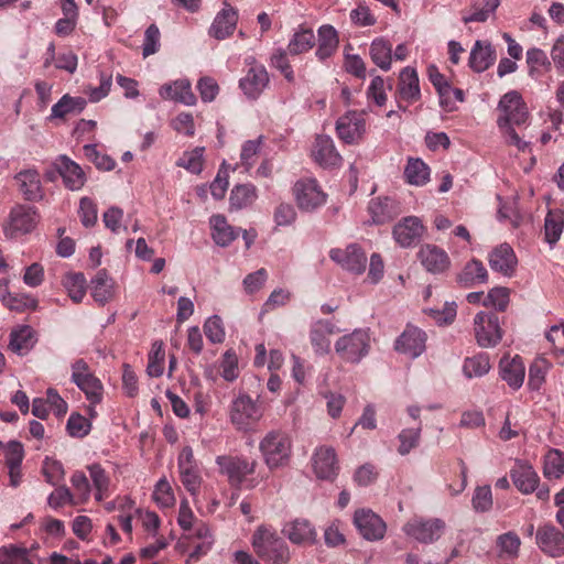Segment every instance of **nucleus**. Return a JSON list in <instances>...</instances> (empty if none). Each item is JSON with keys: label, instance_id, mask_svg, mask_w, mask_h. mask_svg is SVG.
<instances>
[{"label": "nucleus", "instance_id": "b1692460", "mask_svg": "<svg viewBox=\"0 0 564 564\" xmlns=\"http://www.w3.org/2000/svg\"><path fill=\"white\" fill-rule=\"evenodd\" d=\"M54 167L63 178L64 185L70 191H79L86 183V174L83 169L66 155H59Z\"/></svg>", "mask_w": 564, "mask_h": 564}, {"label": "nucleus", "instance_id": "5fc2aeb1", "mask_svg": "<svg viewBox=\"0 0 564 564\" xmlns=\"http://www.w3.org/2000/svg\"><path fill=\"white\" fill-rule=\"evenodd\" d=\"M0 564H32V561L25 546L9 544L0 547Z\"/></svg>", "mask_w": 564, "mask_h": 564}, {"label": "nucleus", "instance_id": "7c9ffc66", "mask_svg": "<svg viewBox=\"0 0 564 564\" xmlns=\"http://www.w3.org/2000/svg\"><path fill=\"white\" fill-rule=\"evenodd\" d=\"M317 48L315 55L322 63H326L338 50L339 39L336 29L324 24L317 30Z\"/></svg>", "mask_w": 564, "mask_h": 564}, {"label": "nucleus", "instance_id": "a18cd8bd", "mask_svg": "<svg viewBox=\"0 0 564 564\" xmlns=\"http://www.w3.org/2000/svg\"><path fill=\"white\" fill-rule=\"evenodd\" d=\"M258 198L257 188L252 184L236 185L230 193L229 204L232 209H242L251 206Z\"/></svg>", "mask_w": 564, "mask_h": 564}, {"label": "nucleus", "instance_id": "f8f14e48", "mask_svg": "<svg viewBox=\"0 0 564 564\" xmlns=\"http://www.w3.org/2000/svg\"><path fill=\"white\" fill-rule=\"evenodd\" d=\"M248 72L239 80V87L250 98H258L269 84V74L262 64H259L253 56L245 59Z\"/></svg>", "mask_w": 564, "mask_h": 564}, {"label": "nucleus", "instance_id": "6e6552de", "mask_svg": "<svg viewBox=\"0 0 564 564\" xmlns=\"http://www.w3.org/2000/svg\"><path fill=\"white\" fill-rule=\"evenodd\" d=\"M297 207L303 212H314L325 205L327 194L314 178L299 180L293 186Z\"/></svg>", "mask_w": 564, "mask_h": 564}, {"label": "nucleus", "instance_id": "13d9d810", "mask_svg": "<svg viewBox=\"0 0 564 564\" xmlns=\"http://www.w3.org/2000/svg\"><path fill=\"white\" fill-rule=\"evenodd\" d=\"M153 500L162 509L171 508L175 505V496L166 478H161L153 490Z\"/></svg>", "mask_w": 564, "mask_h": 564}, {"label": "nucleus", "instance_id": "58836bf2", "mask_svg": "<svg viewBox=\"0 0 564 564\" xmlns=\"http://www.w3.org/2000/svg\"><path fill=\"white\" fill-rule=\"evenodd\" d=\"M564 230V210L550 209L544 219V239L551 246H555Z\"/></svg>", "mask_w": 564, "mask_h": 564}, {"label": "nucleus", "instance_id": "864d4df0", "mask_svg": "<svg viewBox=\"0 0 564 564\" xmlns=\"http://www.w3.org/2000/svg\"><path fill=\"white\" fill-rule=\"evenodd\" d=\"M204 147H196L185 151L177 160L176 165L185 169L192 174H199L204 166Z\"/></svg>", "mask_w": 564, "mask_h": 564}, {"label": "nucleus", "instance_id": "0e129e2a", "mask_svg": "<svg viewBox=\"0 0 564 564\" xmlns=\"http://www.w3.org/2000/svg\"><path fill=\"white\" fill-rule=\"evenodd\" d=\"M424 312L437 325H449L456 317L457 305L455 302H446L442 308H426Z\"/></svg>", "mask_w": 564, "mask_h": 564}, {"label": "nucleus", "instance_id": "49530a36", "mask_svg": "<svg viewBox=\"0 0 564 564\" xmlns=\"http://www.w3.org/2000/svg\"><path fill=\"white\" fill-rule=\"evenodd\" d=\"M520 545L521 540L513 531L500 534L496 540L498 556L503 560H513L518 557Z\"/></svg>", "mask_w": 564, "mask_h": 564}, {"label": "nucleus", "instance_id": "412c9836", "mask_svg": "<svg viewBox=\"0 0 564 564\" xmlns=\"http://www.w3.org/2000/svg\"><path fill=\"white\" fill-rule=\"evenodd\" d=\"M489 265L492 271L511 278L518 265V258L509 243L497 246L488 256Z\"/></svg>", "mask_w": 564, "mask_h": 564}, {"label": "nucleus", "instance_id": "ddd939ff", "mask_svg": "<svg viewBox=\"0 0 564 564\" xmlns=\"http://www.w3.org/2000/svg\"><path fill=\"white\" fill-rule=\"evenodd\" d=\"M445 530V522L441 519L414 518L403 527L404 533L420 543L429 544L438 540Z\"/></svg>", "mask_w": 564, "mask_h": 564}, {"label": "nucleus", "instance_id": "4468645a", "mask_svg": "<svg viewBox=\"0 0 564 564\" xmlns=\"http://www.w3.org/2000/svg\"><path fill=\"white\" fill-rule=\"evenodd\" d=\"M177 468L183 486L193 497H195L200 489L203 479L194 459L192 447L185 446L181 451L177 458Z\"/></svg>", "mask_w": 564, "mask_h": 564}, {"label": "nucleus", "instance_id": "c85d7f7f", "mask_svg": "<svg viewBox=\"0 0 564 564\" xmlns=\"http://www.w3.org/2000/svg\"><path fill=\"white\" fill-rule=\"evenodd\" d=\"M336 326L332 321L318 319L314 322L310 330V340L316 355H327L330 351L329 337L336 333Z\"/></svg>", "mask_w": 564, "mask_h": 564}, {"label": "nucleus", "instance_id": "4c0bfd02", "mask_svg": "<svg viewBox=\"0 0 564 564\" xmlns=\"http://www.w3.org/2000/svg\"><path fill=\"white\" fill-rule=\"evenodd\" d=\"M212 237L220 247L229 246L238 236V231L231 227L223 215H213L209 219Z\"/></svg>", "mask_w": 564, "mask_h": 564}, {"label": "nucleus", "instance_id": "c03bdc74", "mask_svg": "<svg viewBox=\"0 0 564 564\" xmlns=\"http://www.w3.org/2000/svg\"><path fill=\"white\" fill-rule=\"evenodd\" d=\"M316 43V39L312 29L300 28L296 30L288 44V52L291 55H300L308 52Z\"/></svg>", "mask_w": 564, "mask_h": 564}, {"label": "nucleus", "instance_id": "72a5a7b5", "mask_svg": "<svg viewBox=\"0 0 564 564\" xmlns=\"http://www.w3.org/2000/svg\"><path fill=\"white\" fill-rule=\"evenodd\" d=\"M494 46L486 41L477 40L469 54V66L477 73L487 70L496 61Z\"/></svg>", "mask_w": 564, "mask_h": 564}, {"label": "nucleus", "instance_id": "ea45409f", "mask_svg": "<svg viewBox=\"0 0 564 564\" xmlns=\"http://www.w3.org/2000/svg\"><path fill=\"white\" fill-rule=\"evenodd\" d=\"M113 280L104 270H100L91 280V296L97 303L104 305L113 296Z\"/></svg>", "mask_w": 564, "mask_h": 564}, {"label": "nucleus", "instance_id": "f257e3e1", "mask_svg": "<svg viewBox=\"0 0 564 564\" xmlns=\"http://www.w3.org/2000/svg\"><path fill=\"white\" fill-rule=\"evenodd\" d=\"M497 111V127L503 142L520 152L530 150V142L517 131L530 126V113L522 96L516 90L506 93L498 102Z\"/></svg>", "mask_w": 564, "mask_h": 564}, {"label": "nucleus", "instance_id": "6e6d98bb", "mask_svg": "<svg viewBox=\"0 0 564 564\" xmlns=\"http://www.w3.org/2000/svg\"><path fill=\"white\" fill-rule=\"evenodd\" d=\"M86 105L84 98L80 97H70L68 95H64L53 107L51 110V117L53 118H64L66 115L72 112H80Z\"/></svg>", "mask_w": 564, "mask_h": 564}, {"label": "nucleus", "instance_id": "1a4fd4ad", "mask_svg": "<svg viewBox=\"0 0 564 564\" xmlns=\"http://www.w3.org/2000/svg\"><path fill=\"white\" fill-rule=\"evenodd\" d=\"M474 334L477 344L484 348L497 346L502 338V329L496 314L478 312L474 317Z\"/></svg>", "mask_w": 564, "mask_h": 564}, {"label": "nucleus", "instance_id": "2f4dec72", "mask_svg": "<svg viewBox=\"0 0 564 564\" xmlns=\"http://www.w3.org/2000/svg\"><path fill=\"white\" fill-rule=\"evenodd\" d=\"M237 21L238 14L236 10L226 4L215 17L209 28V35L216 40H225L235 31Z\"/></svg>", "mask_w": 564, "mask_h": 564}, {"label": "nucleus", "instance_id": "c9c22d12", "mask_svg": "<svg viewBox=\"0 0 564 564\" xmlns=\"http://www.w3.org/2000/svg\"><path fill=\"white\" fill-rule=\"evenodd\" d=\"M368 212L371 217V223L376 225L391 220L399 213L397 203L390 197L372 198L369 202Z\"/></svg>", "mask_w": 564, "mask_h": 564}, {"label": "nucleus", "instance_id": "2eb2a0df", "mask_svg": "<svg viewBox=\"0 0 564 564\" xmlns=\"http://www.w3.org/2000/svg\"><path fill=\"white\" fill-rule=\"evenodd\" d=\"M329 258L341 269L356 274L362 273L366 269L367 256L356 243H351L346 248L332 249Z\"/></svg>", "mask_w": 564, "mask_h": 564}, {"label": "nucleus", "instance_id": "0eeeda50", "mask_svg": "<svg viewBox=\"0 0 564 564\" xmlns=\"http://www.w3.org/2000/svg\"><path fill=\"white\" fill-rule=\"evenodd\" d=\"M216 465L231 485L241 486L246 477L254 473L258 463L243 456L219 455L216 457Z\"/></svg>", "mask_w": 564, "mask_h": 564}, {"label": "nucleus", "instance_id": "6ab92c4d", "mask_svg": "<svg viewBox=\"0 0 564 564\" xmlns=\"http://www.w3.org/2000/svg\"><path fill=\"white\" fill-rule=\"evenodd\" d=\"M312 466L318 479L333 481L339 471L335 449L326 445L317 447L312 456Z\"/></svg>", "mask_w": 564, "mask_h": 564}, {"label": "nucleus", "instance_id": "4be33fe9", "mask_svg": "<svg viewBox=\"0 0 564 564\" xmlns=\"http://www.w3.org/2000/svg\"><path fill=\"white\" fill-rule=\"evenodd\" d=\"M159 95L164 100L180 102L185 106H194L197 101L192 90L191 82L186 78L165 83L159 88Z\"/></svg>", "mask_w": 564, "mask_h": 564}, {"label": "nucleus", "instance_id": "a19ab883", "mask_svg": "<svg viewBox=\"0 0 564 564\" xmlns=\"http://www.w3.org/2000/svg\"><path fill=\"white\" fill-rule=\"evenodd\" d=\"M62 285L74 303H80L87 290V281L82 272H67L62 278Z\"/></svg>", "mask_w": 564, "mask_h": 564}, {"label": "nucleus", "instance_id": "473e14b6", "mask_svg": "<svg viewBox=\"0 0 564 564\" xmlns=\"http://www.w3.org/2000/svg\"><path fill=\"white\" fill-rule=\"evenodd\" d=\"M399 96L408 104L417 101L421 97L419 76L415 68L406 66L399 75Z\"/></svg>", "mask_w": 564, "mask_h": 564}, {"label": "nucleus", "instance_id": "bb28decb", "mask_svg": "<svg viewBox=\"0 0 564 564\" xmlns=\"http://www.w3.org/2000/svg\"><path fill=\"white\" fill-rule=\"evenodd\" d=\"M19 189L26 200L39 202L44 197L41 175L35 169H26L20 171L15 175Z\"/></svg>", "mask_w": 564, "mask_h": 564}, {"label": "nucleus", "instance_id": "3c124183", "mask_svg": "<svg viewBox=\"0 0 564 564\" xmlns=\"http://www.w3.org/2000/svg\"><path fill=\"white\" fill-rule=\"evenodd\" d=\"M422 422H419L414 426L404 427L398 434V453L402 456L408 455L412 449L417 447L421 440Z\"/></svg>", "mask_w": 564, "mask_h": 564}, {"label": "nucleus", "instance_id": "680f3d73", "mask_svg": "<svg viewBox=\"0 0 564 564\" xmlns=\"http://www.w3.org/2000/svg\"><path fill=\"white\" fill-rule=\"evenodd\" d=\"M70 484L75 490V500L77 503H85L89 500L91 494V487L88 478L83 471L76 470L70 476Z\"/></svg>", "mask_w": 564, "mask_h": 564}, {"label": "nucleus", "instance_id": "09e8293b", "mask_svg": "<svg viewBox=\"0 0 564 564\" xmlns=\"http://www.w3.org/2000/svg\"><path fill=\"white\" fill-rule=\"evenodd\" d=\"M84 392L86 400L89 402L88 414L91 419L97 416L95 406L102 401L104 386L99 378L95 377L77 387Z\"/></svg>", "mask_w": 564, "mask_h": 564}, {"label": "nucleus", "instance_id": "e2e57ef3", "mask_svg": "<svg viewBox=\"0 0 564 564\" xmlns=\"http://www.w3.org/2000/svg\"><path fill=\"white\" fill-rule=\"evenodd\" d=\"M171 128L178 134L192 138L195 135V120L189 112H180L170 121Z\"/></svg>", "mask_w": 564, "mask_h": 564}, {"label": "nucleus", "instance_id": "5701e85b", "mask_svg": "<svg viewBox=\"0 0 564 564\" xmlns=\"http://www.w3.org/2000/svg\"><path fill=\"white\" fill-rule=\"evenodd\" d=\"M314 161L325 167H338L341 164V156L336 150L334 141L328 135H317L312 149Z\"/></svg>", "mask_w": 564, "mask_h": 564}, {"label": "nucleus", "instance_id": "a878e982", "mask_svg": "<svg viewBox=\"0 0 564 564\" xmlns=\"http://www.w3.org/2000/svg\"><path fill=\"white\" fill-rule=\"evenodd\" d=\"M499 373L511 389L519 390L525 377V366L522 358L519 356H503L499 362Z\"/></svg>", "mask_w": 564, "mask_h": 564}, {"label": "nucleus", "instance_id": "a211bd4d", "mask_svg": "<svg viewBox=\"0 0 564 564\" xmlns=\"http://www.w3.org/2000/svg\"><path fill=\"white\" fill-rule=\"evenodd\" d=\"M426 334L419 327L406 326L397 338L394 348L411 359L420 357L426 349Z\"/></svg>", "mask_w": 564, "mask_h": 564}, {"label": "nucleus", "instance_id": "e433bc0d", "mask_svg": "<svg viewBox=\"0 0 564 564\" xmlns=\"http://www.w3.org/2000/svg\"><path fill=\"white\" fill-rule=\"evenodd\" d=\"M488 272L481 261L473 259L468 261L457 276V282L465 288H473L486 283Z\"/></svg>", "mask_w": 564, "mask_h": 564}, {"label": "nucleus", "instance_id": "603ef678", "mask_svg": "<svg viewBox=\"0 0 564 564\" xmlns=\"http://www.w3.org/2000/svg\"><path fill=\"white\" fill-rule=\"evenodd\" d=\"M551 368L552 364L547 359L542 357L535 358L529 368V389L533 391L540 390Z\"/></svg>", "mask_w": 564, "mask_h": 564}, {"label": "nucleus", "instance_id": "f03ea898", "mask_svg": "<svg viewBox=\"0 0 564 564\" xmlns=\"http://www.w3.org/2000/svg\"><path fill=\"white\" fill-rule=\"evenodd\" d=\"M250 543L256 554L269 564H285L291 557L288 544L272 525H258L251 535Z\"/></svg>", "mask_w": 564, "mask_h": 564}, {"label": "nucleus", "instance_id": "774afa93", "mask_svg": "<svg viewBox=\"0 0 564 564\" xmlns=\"http://www.w3.org/2000/svg\"><path fill=\"white\" fill-rule=\"evenodd\" d=\"M91 429V423L88 419L79 413H72L67 420L66 430L72 437L82 438L86 436Z\"/></svg>", "mask_w": 564, "mask_h": 564}, {"label": "nucleus", "instance_id": "f3484780", "mask_svg": "<svg viewBox=\"0 0 564 564\" xmlns=\"http://www.w3.org/2000/svg\"><path fill=\"white\" fill-rule=\"evenodd\" d=\"M535 543L550 557L564 556V532L551 523H544L536 529Z\"/></svg>", "mask_w": 564, "mask_h": 564}, {"label": "nucleus", "instance_id": "9d476101", "mask_svg": "<svg viewBox=\"0 0 564 564\" xmlns=\"http://www.w3.org/2000/svg\"><path fill=\"white\" fill-rule=\"evenodd\" d=\"M366 112L348 110L336 121L338 138L347 144L359 143L367 130Z\"/></svg>", "mask_w": 564, "mask_h": 564}, {"label": "nucleus", "instance_id": "69168bd1", "mask_svg": "<svg viewBox=\"0 0 564 564\" xmlns=\"http://www.w3.org/2000/svg\"><path fill=\"white\" fill-rule=\"evenodd\" d=\"M204 333L213 344H220L225 340L226 332L221 318L218 315L208 317L204 323Z\"/></svg>", "mask_w": 564, "mask_h": 564}, {"label": "nucleus", "instance_id": "dca6fc26", "mask_svg": "<svg viewBox=\"0 0 564 564\" xmlns=\"http://www.w3.org/2000/svg\"><path fill=\"white\" fill-rule=\"evenodd\" d=\"M424 232L425 227L416 216L402 218L392 229L394 241L402 248H410L416 245L422 239Z\"/></svg>", "mask_w": 564, "mask_h": 564}, {"label": "nucleus", "instance_id": "338daca9", "mask_svg": "<svg viewBox=\"0 0 564 564\" xmlns=\"http://www.w3.org/2000/svg\"><path fill=\"white\" fill-rule=\"evenodd\" d=\"M509 304V291L507 288L491 289L482 301V305L503 312Z\"/></svg>", "mask_w": 564, "mask_h": 564}, {"label": "nucleus", "instance_id": "aec40b11", "mask_svg": "<svg viewBox=\"0 0 564 564\" xmlns=\"http://www.w3.org/2000/svg\"><path fill=\"white\" fill-rule=\"evenodd\" d=\"M282 534L295 545H313L317 540L314 524L304 518H296L284 523Z\"/></svg>", "mask_w": 564, "mask_h": 564}, {"label": "nucleus", "instance_id": "c756f323", "mask_svg": "<svg viewBox=\"0 0 564 564\" xmlns=\"http://www.w3.org/2000/svg\"><path fill=\"white\" fill-rule=\"evenodd\" d=\"M422 265L431 273H442L451 264L447 253L437 246L425 245L419 251Z\"/></svg>", "mask_w": 564, "mask_h": 564}, {"label": "nucleus", "instance_id": "20e7f679", "mask_svg": "<svg viewBox=\"0 0 564 564\" xmlns=\"http://www.w3.org/2000/svg\"><path fill=\"white\" fill-rule=\"evenodd\" d=\"M259 451L269 469L282 468L290 462L292 441L285 432L273 430L261 438Z\"/></svg>", "mask_w": 564, "mask_h": 564}, {"label": "nucleus", "instance_id": "423d86ee", "mask_svg": "<svg viewBox=\"0 0 564 564\" xmlns=\"http://www.w3.org/2000/svg\"><path fill=\"white\" fill-rule=\"evenodd\" d=\"M40 219L39 212L35 207L29 205L14 206L4 225L6 237L13 239L22 235L31 232Z\"/></svg>", "mask_w": 564, "mask_h": 564}, {"label": "nucleus", "instance_id": "cd10ccee", "mask_svg": "<svg viewBox=\"0 0 564 564\" xmlns=\"http://www.w3.org/2000/svg\"><path fill=\"white\" fill-rule=\"evenodd\" d=\"M37 343V334L30 325H18L9 335V349L19 355H28Z\"/></svg>", "mask_w": 564, "mask_h": 564}, {"label": "nucleus", "instance_id": "39448f33", "mask_svg": "<svg viewBox=\"0 0 564 564\" xmlns=\"http://www.w3.org/2000/svg\"><path fill=\"white\" fill-rule=\"evenodd\" d=\"M263 416V410L258 401L249 394L239 392L229 406V420L239 431H248Z\"/></svg>", "mask_w": 564, "mask_h": 564}, {"label": "nucleus", "instance_id": "9b49d317", "mask_svg": "<svg viewBox=\"0 0 564 564\" xmlns=\"http://www.w3.org/2000/svg\"><path fill=\"white\" fill-rule=\"evenodd\" d=\"M352 523L359 534L367 541H380L386 535V522L380 516L368 508L357 509L352 517Z\"/></svg>", "mask_w": 564, "mask_h": 564}, {"label": "nucleus", "instance_id": "bf43d9fd", "mask_svg": "<svg viewBox=\"0 0 564 564\" xmlns=\"http://www.w3.org/2000/svg\"><path fill=\"white\" fill-rule=\"evenodd\" d=\"M261 138L257 140H249L242 144L241 153H240V164L243 166L245 171H250L251 167L256 164L260 156L261 152Z\"/></svg>", "mask_w": 564, "mask_h": 564}, {"label": "nucleus", "instance_id": "f704fd0d", "mask_svg": "<svg viewBox=\"0 0 564 564\" xmlns=\"http://www.w3.org/2000/svg\"><path fill=\"white\" fill-rule=\"evenodd\" d=\"M403 176L409 185L422 187L431 181V169L420 158H408Z\"/></svg>", "mask_w": 564, "mask_h": 564}, {"label": "nucleus", "instance_id": "37998d69", "mask_svg": "<svg viewBox=\"0 0 564 564\" xmlns=\"http://www.w3.org/2000/svg\"><path fill=\"white\" fill-rule=\"evenodd\" d=\"M87 470L93 481L95 499L97 501L107 499L110 495V478L106 470L99 464L87 466Z\"/></svg>", "mask_w": 564, "mask_h": 564}, {"label": "nucleus", "instance_id": "052dcab7", "mask_svg": "<svg viewBox=\"0 0 564 564\" xmlns=\"http://www.w3.org/2000/svg\"><path fill=\"white\" fill-rule=\"evenodd\" d=\"M42 473L45 480L52 486H57L65 476L63 464L51 457H45L43 460Z\"/></svg>", "mask_w": 564, "mask_h": 564}, {"label": "nucleus", "instance_id": "393cba45", "mask_svg": "<svg viewBox=\"0 0 564 564\" xmlns=\"http://www.w3.org/2000/svg\"><path fill=\"white\" fill-rule=\"evenodd\" d=\"M510 477L517 489L523 495L532 494L538 489L540 477L532 465L517 460L510 470Z\"/></svg>", "mask_w": 564, "mask_h": 564}, {"label": "nucleus", "instance_id": "7ed1b4c3", "mask_svg": "<svg viewBox=\"0 0 564 564\" xmlns=\"http://www.w3.org/2000/svg\"><path fill=\"white\" fill-rule=\"evenodd\" d=\"M335 352L343 362L360 364L370 352L371 336L368 328H356L340 336L334 344Z\"/></svg>", "mask_w": 564, "mask_h": 564}, {"label": "nucleus", "instance_id": "8fccbe9b", "mask_svg": "<svg viewBox=\"0 0 564 564\" xmlns=\"http://www.w3.org/2000/svg\"><path fill=\"white\" fill-rule=\"evenodd\" d=\"M543 475L547 479H558L564 475V453L549 449L544 456Z\"/></svg>", "mask_w": 564, "mask_h": 564}, {"label": "nucleus", "instance_id": "79ce46f5", "mask_svg": "<svg viewBox=\"0 0 564 564\" xmlns=\"http://www.w3.org/2000/svg\"><path fill=\"white\" fill-rule=\"evenodd\" d=\"M370 56L372 62L387 72L392 65V45L384 37H377L370 44Z\"/></svg>", "mask_w": 564, "mask_h": 564}, {"label": "nucleus", "instance_id": "4d7b16f0", "mask_svg": "<svg viewBox=\"0 0 564 564\" xmlns=\"http://www.w3.org/2000/svg\"><path fill=\"white\" fill-rule=\"evenodd\" d=\"M164 360L165 352L163 349V343L161 340H156L152 344L151 350L149 352V361L147 367V372L150 377H160L164 372Z\"/></svg>", "mask_w": 564, "mask_h": 564}, {"label": "nucleus", "instance_id": "de8ad7c7", "mask_svg": "<svg viewBox=\"0 0 564 564\" xmlns=\"http://www.w3.org/2000/svg\"><path fill=\"white\" fill-rule=\"evenodd\" d=\"M490 369V359L488 354L485 352L467 357L463 362V373L468 379L482 377L487 375Z\"/></svg>", "mask_w": 564, "mask_h": 564}]
</instances>
